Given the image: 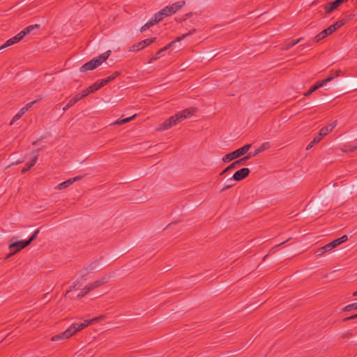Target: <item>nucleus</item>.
Returning a JSON list of instances; mask_svg holds the SVG:
<instances>
[{
	"mask_svg": "<svg viewBox=\"0 0 357 357\" xmlns=\"http://www.w3.org/2000/svg\"><path fill=\"white\" fill-rule=\"evenodd\" d=\"M236 167H238L236 166V163L234 162L231 164H230L229 166H227L225 169H223L220 172V175H223L226 172H229V171H230V170H231V169H233L234 168H236Z\"/></svg>",
	"mask_w": 357,
	"mask_h": 357,
	"instance_id": "32",
	"label": "nucleus"
},
{
	"mask_svg": "<svg viewBox=\"0 0 357 357\" xmlns=\"http://www.w3.org/2000/svg\"><path fill=\"white\" fill-rule=\"evenodd\" d=\"M337 246V245L334 240L332 242L325 245L324 246L317 249L315 253L317 254V256L321 257L324 255L326 252L331 251Z\"/></svg>",
	"mask_w": 357,
	"mask_h": 357,
	"instance_id": "11",
	"label": "nucleus"
},
{
	"mask_svg": "<svg viewBox=\"0 0 357 357\" xmlns=\"http://www.w3.org/2000/svg\"><path fill=\"white\" fill-rule=\"evenodd\" d=\"M301 40H302V38H300L296 40H292L291 42H288L285 45H284V46L281 49H282V50H288L291 47H294V45H296V44L300 43L301 41Z\"/></svg>",
	"mask_w": 357,
	"mask_h": 357,
	"instance_id": "21",
	"label": "nucleus"
},
{
	"mask_svg": "<svg viewBox=\"0 0 357 357\" xmlns=\"http://www.w3.org/2000/svg\"><path fill=\"white\" fill-rule=\"evenodd\" d=\"M347 22V20H341L329 26L331 28H332V31L335 32L337 29L340 28L342 26H343Z\"/></svg>",
	"mask_w": 357,
	"mask_h": 357,
	"instance_id": "27",
	"label": "nucleus"
},
{
	"mask_svg": "<svg viewBox=\"0 0 357 357\" xmlns=\"http://www.w3.org/2000/svg\"><path fill=\"white\" fill-rule=\"evenodd\" d=\"M348 240V236L347 235H344L340 238H338L335 240V243L337 245L342 244V243L347 241Z\"/></svg>",
	"mask_w": 357,
	"mask_h": 357,
	"instance_id": "35",
	"label": "nucleus"
},
{
	"mask_svg": "<svg viewBox=\"0 0 357 357\" xmlns=\"http://www.w3.org/2000/svg\"><path fill=\"white\" fill-rule=\"evenodd\" d=\"M250 172V171L248 168H242L236 172L231 179H234V181H240L246 178L249 175Z\"/></svg>",
	"mask_w": 357,
	"mask_h": 357,
	"instance_id": "10",
	"label": "nucleus"
},
{
	"mask_svg": "<svg viewBox=\"0 0 357 357\" xmlns=\"http://www.w3.org/2000/svg\"><path fill=\"white\" fill-rule=\"evenodd\" d=\"M250 147H251V144H245L243 146H242L241 148L238 149L237 150L225 155L222 158V161L224 162H228L234 159H236V158L241 157V155H243L245 153H247V152L249 151Z\"/></svg>",
	"mask_w": 357,
	"mask_h": 357,
	"instance_id": "5",
	"label": "nucleus"
},
{
	"mask_svg": "<svg viewBox=\"0 0 357 357\" xmlns=\"http://www.w3.org/2000/svg\"><path fill=\"white\" fill-rule=\"evenodd\" d=\"M15 253H13V252H10V254H8L6 257V259L10 258V257H12L13 255H15Z\"/></svg>",
	"mask_w": 357,
	"mask_h": 357,
	"instance_id": "45",
	"label": "nucleus"
},
{
	"mask_svg": "<svg viewBox=\"0 0 357 357\" xmlns=\"http://www.w3.org/2000/svg\"><path fill=\"white\" fill-rule=\"evenodd\" d=\"M109 279V276L105 275V276H102L100 278L98 279L95 282L89 283V284L90 286V288L92 290H93L96 288L99 287L103 285L104 284H105L106 282H107Z\"/></svg>",
	"mask_w": 357,
	"mask_h": 357,
	"instance_id": "13",
	"label": "nucleus"
},
{
	"mask_svg": "<svg viewBox=\"0 0 357 357\" xmlns=\"http://www.w3.org/2000/svg\"><path fill=\"white\" fill-rule=\"evenodd\" d=\"M89 94H90V92L88 90V89H86L84 91H82V93H78L77 96L79 97V99L81 100L84 97L87 96Z\"/></svg>",
	"mask_w": 357,
	"mask_h": 357,
	"instance_id": "37",
	"label": "nucleus"
},
{
	"mask_svg": "<svg viewBox=\"0 0 357 357\" xmlns=\"http://www.w3.org/2000/svg\"><path fill=\"white\" fill-rule=\"evenodd\" d=\"M285 242H286V241H283V242H282L281 243H280V244H278V245H275L274 248H272V250H271V252L272 250H273L274 249H275L276 248L279 247L280 245H281L284 244Z\"/></svg>",
	"mask_w": 357,
	"mask_h": 357,
	"instance_id": "43",
	"label": "nucleus"
},
{
	"mask_svg": "<svg viewBox=\"0 0 357 357\" xmlns=\"http://www.w3.org/2000/svg\"><path fill=\"white\" fill-rule=\"evenodd\" d=\"M79 100H80V99H79V97L77 94L75 97L72 98L69 100V102L66 104V105L63 107V111H66L68 109H69L70 107H72L73 105H75Z\"/></svg>",
	"mask_w": 357,
	"mask_h": 357,
	"instance_id": "26",
	"label": "nucleus"
},
{
	"mask_svg": "<svg viewBox=\"0 0 357 357\" xmlns=\"http://www.w3.org/2000/svg\"><path fill=\"white\" fill-rule=\"evenodd\" d=\"M22 39V36L20 35V33H17L14 37L8 39L3 45L0 47V50L5 49L9 46H11L15 43H17Z\"/></svg>",
	"mask_w": 357,
	"mask_h": 357,
	"instance_id": "14",
	"label": "nucleus"
},
{
	"mask_svg": "<svg viewBox=\"0 0 357 357\" xmlns=\"http://www.w3.org/2000/svg\"><path fill=\"white\" fill-rule=\"evenodd\" d=\"M333 79V77H328L321 81L317 82L314 85H313V86L315 87L314 89L317 90V89H319L320 87L323 86L326 83L332 81Z\"/></svg>",
	"mask_w": 357,
	"mask_h": 357,
	"instance_id": "24",
	"label": "nucleus"
},
{
	"mask_svg": "<svg viewBox=\"0 0 357 357\" xmlns=\"http://www.w3.org/2000/svg\"><path fill=\"white\" fill-rule=\"evenodd\" d=\"M195 112V110L191 108L185 109L181 112L177 113L176 114L171 116L169 119H167L165 122H163L160 126L159 130H165L172 128L173 126L176 125L177 123L181 122L188 118V116H192Z\"/></svg>",
	"mask_w": 357,
	"mask_h": 357,
	"instance_id": "2",
	"label": "nucleus"
},
{
	"mask_svg": "<svg viewBox=\"0 0 357 357\" xmlns=\"http://www.w3.org/2000/svg\"><path fill=\"white\" fill-rule=\"evenodd\" d=\"M136 116H137V114H135L128 118H126V119H118L115 122L113 123V125L120 126V125L128 123L131 120H132Z\"/></svg>",
	"mask_w": 357,
	"mask_h": 357,
	"instance_id": "23",
	"label": "nucleus"
},
{
	"mask_svg": "<svg viewBox=\"0 0 357 357\" xmlns=\"http://www.w3.org/2000/svg\"><path fill=\"white\" fill-rule=\"evenodd\" d=\"M337 122L335 121L331 124H329L326 126L323 127L318 134L314 139H313V143H319L321 139L327 135L329 132H331L333 128L336 126Z\"/></svg>",
	"mask_w": 357,
	"mask_h": 357,
	"instance_id": "7",
	"label": "nucleus"
},
{
	"mask_svg": "<svg viewBox=\"0 0 357 357\" xmlns=\"http://www.w3.org/2000/svg\"><path fill=\"white\" fill-rule=\"evenodd\" d=\"M38 25H30L27 27H26L24 30L20 31L19 33L20 36H22V38H23L26 35L29 34L32 30H33L36 28H38Z\"/></svg>",
	"mask_w": 357,
	"mask_h": 357,
	"instance_id": "20",
	"label": "nucleus"
},
{
	"mask_svg": "<svg viewBox=\"0 0 357 357\" xmlns=\"http://www.w3.org/2000/svg\"><path fill=\"white\" fill-rule=\"evenodd\" d=\"M91 291H92V289L90 288L89 284H87L81 290V291L77 295V297L82 298Z\"/></svg>",
	"mask_w": 357,
	"mask_h": 357,
	"instance_id": "30",
	"label": "nucleus"
},
{
	"mask_svg": "<svg viewBox=\"0 0 357 357\" xmlns=\"http://www.w3.org/2000/svg\"><path fill=\"white\" fill-rule=\"evenodd\" d=\"M248 160V158L243 157V158H241L238 160L234 161L236 166L238 167L239 166L244 165L245 162Z\"/></svg>",
	"mask_w": 357,
	"mask_h": 357,
	"instance_id": "36",
	"label": "nucleus"
},
{
	"mask_svg": "<svg viewBox=\"0 0 357 357\" xmlns=\"http://www.w3.org/2000/svg\"><path fill=\"white\" fill-rule=\"evenodd\" d=\"M354 296H357V291L353 293Z\"/></svg>",
	"mask_w": 357,
	"mask_h": 357,
	"instance_id": "48",
	"label": "nucleus"
},
{
	"mask_svg": "<svg viewBox=\"0 0 357 357\" xmlns=\"http://www.w3.org/2000/svg\"><path fill=\"white\" fill-rule=\"evenodd\" d=\"M156 40V38H151L143 40L136 44H134L131 46L129 50L130 52H138L139 50H144L146 47L150 45L153 43H154Z\"/></svg>",
	"mask_w": 357,
	"mask_h": 357,
	"instance_id": "8",
	"label": "nucleus"
},
{
	"mask_svg": "<svg viewBox=\"0 0 357 357\" xmlns=\"http://www.w3.org/2000/svg\"><path fill=\"white\" fill-rule=\"evenodd\" d=\"M24 241H20L14 242V243L9 244L8 248H9V249H11V250L15 248V250L13 251V253H17L19 251H20L21 250H22L23 248L26 247V246H24Z\"/></svg>",
	"mask_w": 357,
	"mask_h": 357,
	"instance_id": "16",
	"label": "nucleus"
},
{
	"mask_svg": "<svg viewBox=\"0 0 357 357\" xmlns=\"http://www.w3.org/2000/svg\"><path fill=\"white\" fill-rule=\"evenodd\" d=\"M39 229H36L34 233L31 235L28 241H24V246H28L33 241H34L39 234Z\"/></svg>",
	"mask_w": 357,
	"mask_h": 357,
	"instance_id": "31",
	"label": "nucleus"
},
{
	"mask_svg": "<svg viewBox=\"0 0 357 357\" xmlns=\"http://www.w3.org/2000/svg\"><path fill=\"white\" fill-rule=\"evenodd\" d=\"M342 73V70L340 69L338 70H331L330 71V76L329 77H333V79L335 77H339Z\"/></svg>",
	"mask_w": 357,
	"mask_h": 357,
	"instance_id": "34",
	"label": "nucleus"
},
{
	"mask_svg": "<svg viewBox=\"0 0 357 357\" xmlns=\"http://www.w3.org/2000/svg\"><path fill=\"white\" fill-rule=\"evenodd\" d=\"M269 148H270L269 142H264L257 149L255 150V151L253 153L252 155H257L259 153L264 151L265 150H266Z\"/></svg>",
	"mask_w": 357,
	"mask_h": 357,
	"instance_id": "22",
	"label": "nucleus"
},
{
	"mask_svg": "<svg viewBox=\"0 0 357 357\" xmlns=\"http://www.w3.org/2000/svg\"><path fill=\"white\" fill-rule=\"evenodd\" d=\"M35 101L27 103L24 107L20 109V110L17 113L20 117H22L35 103Z\"/></svg>",
	"mask_w": 357,
	"mask_h": 357,
	"instance_id": "25",
	"label": "nucleus"
},
{
	"mask_svg": "<svg viewBox=\"0 0 357 357\" xmlns=\"http://www.w3.org/2000/svg\"><path fill=\"white\" fill-rule=\"evenodd\" d=\"M333 32L332 31V28H331L330 26H328L327 29L323 30L322 31H321L319 33H318L314 38V40L315 43H317L321 40H323L324 38H325L326 37H327L328 36L332 34Z\"/></svg>",
	"mask_w": 357,
	"mask_h": 357,
	"instance_id": "15",
	"label": "nucleus"
},
{
	"mask_svg": "<svg viewBox=\"0 0 357 357\" xmlns=\"http://www.w3.org/2000/svg\"><path fill=\"white\" fill-rule=\"evenodd\" d=\"M192 15V13H188L185 15V19L190 17Z\"/></svg>",
	"mask_w": 357,
	"mask_h": 357,
	"instance_id": "47",
	"label": "nucleus"
},
{
	"mask_svg": "<svg viewBox=\"0 0 357 357\" xmlns=\"http://www.w3.org/2000/svg\"><path fill=\"white\" fill-rule=\"evenodd\" d=\"M317 143H313V140L307 146L306 150H310L314 144Z\"/></svg>",
	"mask_w": 357,
	"mask_h": 357,
	"instance_id": "41",
	"label": "nucleus"
},
{
	"mask_svg": "<svg viewBox=\"0 0 357 357\" xmlns=\"http://www.w3.org/2000/svg\"><path fill=\"white\" fill-rule=\"evenodd\" d=\"M82 177H83L82 176H77L74 178H69L67 181H63V182L59 183V185H57L55 187V189L58 190H61L66 189L68 187H69L70 185H72L74 182L82 179Z\"/></svg>",
	"mask_w": 357,
	"mask_h": 357,
	"instance_id": "12",
	"label": "nucleus"
},
{
	"mask_svg": "<svg viewBox=\"0 0 357 357\" xmlns=\"http://www.w3.org/2000/svg\"><path fill=\"white\" fill-rule=\"evenodd\" d=\"M159 20L158 19L157 16L154 15V16L148 22H146L144 26H142L140 29L141 32L145 31L146 29H149L150 27L153 26L158 22H159Z\"/></svg>",
	"mask_w": 357,
	"mask_h": 357,
	"instance_id": "17",
	"label": "nucleus"
},
{
	"mask_svg": "<svg viewBox=\"0 0 357 357\" xmlns=\"http://www.w3.org/2000/svg\"><path fill=\"white\" fill-rule=\"evenodd\" d=\"M349 0H335L333 2L328 3L324 6V10L326 14H329L334 10L337 9L342 4L348 2Z\"/></svg>",
	"mask_w": 357,
	"mask_h": 357,
	"instance_id": "9",
	"label": "nucleus"
},
{
	"mask_svg": "<svg viewBox=\"0 0 357 357\" xmlns=\"http://www.w3.org/2000/svg\"><path fill=\"white\" fill-rule=\"evenodd\" d=\"M101 84H101L100 82H96L93 85H91L89 87H88L87 89L89 91L90 93H93V92L96 91L97 90H98L99 89H100L101 87L103 86Z\"/></svg>",
	"mask_w": 357,
	"mask_h": 357,
	"instance_id": "28",
	"label": "nucleus"
},
{
	"mask_svg": "<svg viewBox=\"0 0 357 357\" xmlns=\"http://www.w3.org/2000/svg\"><path fill=\"white\" fill-rule=\"evenodd\" d=\"M231 186H232V185H228L224 187L223 188H222L221 192H223V191L230 188Z\"/></svg>",
	"mask_w": 357,
	"mask_h": 357,
	"instance_id": "42",
	"label": "nucleus"
},
{
	"mask_svg": "<svg viewBox=\"0 0 357 357\" xmlns=\"http://www.w3.org/2000/svg\"><path fill=\"white\" fill-rule=\"evenodd\" d=\"M308 45H301L299 46V47L301 49V50H303L305 49L306 47H307Z\"/></svg>",
	"mask_w": 357,
	"mask_h": 357,
	"instance_id": "46",
	"label": "nucleus"
},
{
	"mask_svg": "<svg viewBox=\"0 0 357 357\" xmlns=\"http://www.w3.org/2000/svg\"><path fill=\"white\" fill-rule=\"evenodd\" d=\"M20 118H21V117H20V116H19L17 114H16L13 116V119L11 120V121H10V125H13L15 121H17V120H19Z\"/></svg>",
	"mask_w": 357,
	"mask_h": 357,
	"instance_id": "39",
	"label": "nucleus"
},
{
	"mask_svg": "<svg viewBox=\"0 0 357 357\" xmlns=\"http://www.w3.org/2000/svg\"><path fill=\"white\" fill-rule=\"evenodd\" d=\"M353 309L354 310H357V303H351V304L347 305V306H345L343 308V311L347 312V311H350V310H351Z\"/></svg>",
	"mask_w": 357,
	"mask_h": 357,
	"instance_id": "33",
	"label": "nucleus"
},
{
	"mask_svg": "<svg viewBox=\"0 0 357 357\" xmlns=\"http://www.w3.org/2000/svg\"><path fill=\"white\" fill-rule=\"evenodd\" d=\"M111 54V51L108 50L103 54H100V56L93 58L91 61L86 62L84 63L81 68L80 71L81 72H85L87 70H92L99 66H100L104 61H105L108 57Z\"/></svg>",
	"mask_w": 357,
	"mask_h": 357,
	"instance_id": "3",
	"label": "nucleus"
},
{
	"mask_svg": "<svg viewBox=\"0 0 357 357\" xmlns=\"http://www.w3.org/2000/svg\"><path fill=\"white\" fill-rule=\"evenodd\" d=\"M253 153H249L246 156H245V158H248V160L250 159V158L253 157L254 155H252Z\"/></svg>",
	"mask_w": 357,
	"mask_h": 357,
	"instance_id": "44",
	"label": "nucleus"
},
{
	"mask_svg": "<svg viewBox=\"0 0 357 357\" xmlns=\"http://www.w3.org/2000/svg\"><path fill=\"white\" fill-rule=\"evenodd\" d=\"M357 149V144L355 145L345 144L342 150L344 152H353Z\"/></svg>",
	"mask_w": 357,
	"mask_h": 357,
	"instance_id": "29",
	"label": "nucleus"
},
{
	"mask_svg": "<svg viewBox=\"0 0 357 357\" xmlns=\"http://www.w3.org/2000/svg\"><path fill=\"white\" fill-rule=\"evenodd\" d=\"M185 4V2L184 1L176 2L172 5L166 6L155 15L160 22L165 17L169 16L180 10Z\"/></svg>",
	"mask_w": 357,
	"mask_h": 357,
	"instance_id": "4",
	"label": "nucleus"
},
{
	"mask_svg": "<svg viewBox=\"0 0 357 357\" xmlns=\"http://www.w3.org/2000/svg\"><path fill=\"white\" fill-rule=\"evenodd\" d=\"M119 75H120V73L119 71H115L111 75L101 79L100 81L102 84L101 85H102L104 86L107 84L109 83L110 82H112L114 79H116Z\"/></svg>",
	"mask_w": 357,
	"mask_h": 357,
	"instance_id": "18",
	"label": "nucleus"
},
{
	"mask_svg": "<svg viewBox=\"0 0 357 357\" xmlns=\"http://www.w3.org/2000/svg\"><path fill=\"white\" fill-rule=\"evenodd\" d=\"M195 29H192V30H190L188 33H185L183 35H182L181 37H178L175 40H173L172 41L171 43H169L168 45H167L165 47H164L163 48H162L161 50H160L156 54L153 56L149 61V63H152L153 61H155L157 59H158L160 56V54H162V52L166 51L167 50H168L169 48H170L176 42H178V41H181V40L184 39L186 36H189V35H191L192 33H194L195 32Z\"/></svg>",
	"mask_w": 357,
	"mask_h": 357,
	"instance_id": "6",
	"label": "nucleus"
},
{
	"mask_svg": "<svg viewBox=\"0 0 357 357\" xmlns=\"http://www.w3.org/2000/svg\"><path fill=\"white\" fill-rule=\"evenodd\" d=\"M38 157V155H35L34 158L31 160V161L26 165V167L22 169V174L26 173L28 170H29L32 167H33L36 165Z\"/></svg>",
	"mask_w": 357,
	"mask_h": 357,
	"instance_id": "19",
	"label": "nucleus"
},
{
	"mask_svg": "<svg viewBox=\"0 0 357 357\" xmlns=\"http://www.w3.org/2000/svg\"><path fill=\"white\" fill-rule=\"evenodd\" d=\"M357 318V314H354V315H352V316H350V317H346L343 319L344 321H349V320H351V319H356Z\"/></svg>",
	"mask_w": 357,
	"mask_h": 357,
	"instance_id": "40",
	"label": "nucleus"
},
{
	"mask_svg": "<svg viewBox=\"0 0 357 357\" xmlns=\"http://www.w3.org/2000/svg\"><path fill=\"white\" fill-rule=\"evenodd\" d=\"M105 317V315H100L99 317H95L93 319L89 320H84L80 323H74L72 324L63 333L55 335L51 337V340L52 342H56L62 340H66L82 331L83 328L87 327L88 326L98 322L102 320Z\"/></svg>",
	"mask_w": 357,
	"mask_h": 357,
	"instance_id": "1",
	"label": "nucleus"
},
{
	"mask_svg": "<svg viewBox=\"0 0 357 357\" xmlns=\"http://www.w3.org/2000/svg\"><path fill=\"white\" fill-rule=\"evenodd\" d=\"M315 87H314L313 86L310 87V89L304 93V96H309L310 95H311L314 91H316V89H314Z\"/></svg>",
	"mask_w": 357,
	"mask_h": 357,
	"instance_id": "38",
	"label": "nucleus"
}]
</instances>
